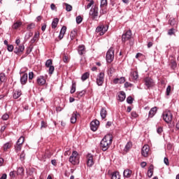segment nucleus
<instances>
[{"label":"nucleus","mask_w":179,"mask_h":179,"mask_svg":"<svg viewBox=\"0 0 179 179\" xmlns=\"http://www.w3.org/2000/svg\"><path fill=\"white\" fill-rule=\"evenodd\" d=\"M55 70V68H54V66H49V73H50V75H52V73H54Z\"/></svg>","instance_id":"nucleus-43"},{"label":"nucleus","mask_w":179,"mask_h":179,"mask_svg":"<svg viewBox=\"0 0 179 179\" xmlns=\"http://www.w3.org/2000/svg\"><path fill=\"white\" fill-rule=\"evenodd\" d=\"M78 115H80L78 112H73V115L71 117V124H75L76 122V120L78 118Z\"/></svg>","instance_id":"nucleus-18"},{"label":"nucleus","mask_w":179,"mask_h":179,"mask_svg":"<svg viewBox=\"0 0 179 179\" xmlns=\"http://www.w3.org/2000/svg\"><path fill=\"white\" fill-rule=\"evenodd\" d=\"M77 34H78V32L76 31V29L71 31V32L70 34L71 40H73V38H75V37H76Z\"/></svg>","instance_id":"nucleus-31"},{"label":"nucleus","mask_w":179,"mask_h":179,"mask_svg":"<svg viewBox=\"0 0 179 179\" xmlns=\"http://www.w3.org/2000/svg\"><path fill=\"white\" fill-rule=\"evenodd\" d=\"M126 97H127V96L125 95V92L124 91H122L118 94L117 100H119V101H124V100H125Z\"/></svg>","instance_id":"nucleus-19"},{"label":"nucleus","mask_w":179,"mask_h":179,"mask_svg":"<svg viewBox=\"0 0 179 179\" xmlns=\"http://www.w3.org/2000/svg\"><path fill=\"white\" fill-rule=\"evenodd\" d=\"M170 92H171V86L169 85L166 88V96H170Z\"/></svg>","instance_id":"nucleus-49"},{"label":"nucleus","mask_w":179,"mask_h":179,"mask_svg":"<svg viewBox=\"0 0 179 179\" xmlns=\"http://www.w3.org/2000/svg\"><path fill=\"white\" fill-rule=\"evenodd\" d=\"M157 134H162V132H163V128L159 127V128L157 129Z\"/></svg>","instance_id":"nucleus-61"},{"label":"nucleus","mask_w":179,"mask_h":179,"mask_svg":"<svg viewBox=\"0 0 179 179\" xmlns=\"http://www.w3.org/2000/svg\"><path fill=\"white\" fill-rule=\"evenodd\" d=\"M85 93H86V91L83 90V91L78 92V95H79L80 97H82V96H83V95L85 94Z\"/></svg>","instance_id":"nucleus-62"},{"label":"nucleus","mask_w":179,"mask_h":179,"mask_svg":"<svg viewBox=\"0 0 179 179\" xmlns=\"http://www.w3.org/2000/svg\"><path fill=\"white\" fill-rule=\"evenodd\" d=\"M9 176L12 179H14L16 177V175L15 174V171H10L9 173Z\"/></svg>","instance_id":"nucleus-54"},{"label":"nucleus","mask_w":179,"mask_h":179,"mask_svg":"<svg viewBox=\"0 0 179 179\" xmlns=\"http://www.w3.org/2000/svg\"><path fill=\"white\" fill-rule=\"evenodd\" d=\"M65 6H66V10L67 12H71V10H72V6L65 3H64Z\"/></svg>","instance_id":"nucleus-39"},{"label":"nucleus","mask_w":179,"mask_h":179,"mask_svg":"<svg viewBox=\"0 0 179 179\" xmlns=\"http://www.w3.org/2000/svg\"><path fill=\"white\" fill-rule=\"evenodd\" d=\"M131 78L134 80H136L139 76L138 75V72L136 71H134L131 73Z\"/></svg>","instance_id":"nucleus-28"},{"label":"nucleus","mask_w":179,"mask_h":179,"mask_svg":"<svg viewBox=\"0 0 179 179\" xmlns=\"http://www.w3.org/2000/svg\"><path fill=\"white\" fill-rule=\"evenodd\" d=\"M125 83V78L121 77L119 78V83Z\"/></svg>","instance_id":"nucleus-57"},{"label":"nucleus","mask_w":179,"mask_h":179,"mask_svg":"<svg viewBox=\"0 0 179 179\" xmlns=\"http://www.w3.org/2000/svg\"><path fill=\"white\" fill-rule=\"evenodd\" d=\"M132 37V32L131 30H128L122 36V43H125L128 41V40H131V38Z\"/></svg>","instance_id":"nucleus-8"},{"label":"nucleus","mask_w":179,"mask_h":179,"mask_svg":"<svg viewBox=\"0 0 179 179\" xmlns=\"http://www.w3.org/2000/svg\"><path fill=\"white\" fill-rule=\"evenodd\" d=\"M156 113H157V107H154V108H151L150 110L149 111L148 117L150 118H153V117H155V115L156 114Z\"/></svg>","instance_id":"nucleus-17"},{"label":"nucleus","mask_w":179,"mask_h":179,"mask_svg":"<svg viewBox=\"0 0 179 179\" xmlns=\"http://www.w3.org/2000/svg\"><path fill=\"white\" fill-rule=\"evenodd\" d=\"M96 83L98 86H103V83H104V73L101 72L97 75Z\"/></svg>","instance_id":"nucleus-6"},{"label":"nucleus","mask_w":179,"mask_h":179,"mask_svg":"<svg viewBox=\"0 0 179 179\" xmlns=\"http://www.w3.org/2000/svg\"><path fill=\"white\" fill-rule=\"evenodd\" d=\"M173 34H176V29L174 28H171L168 31L169 36H173Z\"/></svg>","instance_id":"nucleus-36"},{"label":"nucleus","mask_w":179,"mask_h":179,"mask_svg":"<svg viewBox=\"0 0 179 179\" xmlns=\"http://www.w3.org/2000/svg\"><path fill=\"white\" fill-rule=\"evenodd\" d=\"M1 120H3V121H8V120H9V115L7 113L3 114L1 117Z\"/></svg>","instance_id":"nucleus-40"},{"label":"nucleus","mask_w":179,"mask_h":179,"mask_svg":"<svg viewBox=\"0 0 179 179\" xmlns=\"http://www.w3.org/2000/svg\"><path fill=\"white\" fill-rule=\"evenodd\" d=\"M50 8L52 9V10H55V9H57V6H55V4L52 3L50 5Z\"/></svg>","instance_id":"nucleus-63"},{"label":"nucleus","mask_w":179,"mask_h":179,"mask_svg":"<svg viewBox=\"0 0 179 179\" xmlns=\"http://www.w3.org/2000/svg\"><path fill=\"white\" fill-rule=\"evenodd\" d=\"M127 102L128 104H132V103H134V99H132V96H128L127 98Z\"/></svg>","instance_id":"nucleus-42"},{"label":"nucleus","mask_w":179,"mask_h":179,"mask_svg":"<svg viewBox=\"0 0 179 179\" xmlns=\"http://www.w3.org/2000/svg\"><path fill=\"white\" fill-rule=\"evenodd\" d=\"M108 30V25H99V27H96V32L99 33L100 36H103Z\"/></svg>","instance_id":"nucleus-5"},{"label":"nucleus","mask_w":179,"mask_h":179,"mask_svg":"<svg viewBox=\"0 0 179 179\" xmlns=\"http://www.w3.org/2000/svg\"><path fill=\"white\" fill-rule=\"evenodd\" d=\"M94 1H90V3L85 7V10L90 9V8H92V6L94 5Z\"/></svg>","instance_id":"nucleus-41"},{"label":"nucleus","mask_w":179,"mask_h":179,"mask_svg":"<svg viewBox=\"0 0 179 179\" xmlns=\"http://www.w3.org/2000/svg\"><path fill=\"white\" fill-rule=\"evenodd\" d=\"M43 128H47V123L45 122L42 121L41 125V129H43Z\"/></svg>","instance_id":"nucleus-52"},{"label":"nucleus","mask_w":179,"mask_h":179,"mask_svg":"<svg viewBox=\"0 0 179 179\" xmlns=\"http://www.w3.org/2000/svg\"><path fill=\"white\" fill-rule=\"evenodd\" d=\"M27 73H23L20 77V83L21 85H26L27 83Z\"/></svg>","instance_id":"nucleus-15"},{"label":"nucleus","mask_w":179,"mask_h":179,"mask_svg":"<svg viewBox=\"0 0 179 179\" xmlns=\"http://www.w3.org/2000/svg\"><path fill=\"white\" fill-rule=\"evenodd\" d=\"M169 24H171V26H174V24H176V19H174V18L170 19Z\"/></svg>","instance_id":"nucleus-51"},{"label":"nucleus","mask_w":179,"mask_h":179,"mask_svg":"<svg viewBox=\"0 0 179 179\" xmlns=\"http://www.w3.org/2000/svg\"><path fill=\"white\" fill-rule=\"evenodd\" d=\"M145 82V85L146 86L147 89H150L152 87H153V86H155V81L153 80V79L148 77L145 78L144 80Z\"/></svg>","instance_id":"nucleus-9"},{"label":"nucleus","mask_w":179,"mask_h":179,"mask_svg":"<svg viewBox=\"0 0 179 179\" xmlns=\"http://www.w3.org/2000/svg\"><path fill=\"white\" fill-rule=\"evenodd\" d=\"M152 176H153V171H152V169H148V176L149 177V178L152 177Z\"/></svg>","instance_id":"nucleus-50"},{"label":"nucleus","mask_w":179,"mask_h":179,"mask_svg":"<svg viewBox=\"0 0 179 179\" xmlns=\"http://www.w3.org/2000/svg\"><path fill=\"white\" fill-rule=\"evenodd\" d=\"M5 80H6V76H5V73H0V83H3Z\"/></svg>","instance_id":"nucleus-32"},{"label":"nucleus","mask_w":179,"mask_h":179,"mask_svg":"<svg viewBox=\"0 0 179 179\" xmlns=\"http://www.w3.org/2000/svg\"><path fill=\"white\" fill-rule=\"evenodd\" d=\"M94 164V160L93 159V155L88 154L87 155V166L88 167H92Z\"/></svg>","instance_id":"nucleus-10"},{"label":"nucleus","mask_w":179,"mask_h":179,"mask_svg":"<svg viewBox=\"0 0 179 179\" xmlns=\"http://www.w3.org/2000/svg\"><path fill=\"white\" fill-rule=\"evenodd\" d=\"M131 117H133L134 118H137L138 113H136V112L135 111L131 112Z\"/></svg>","instance_id":"nucleus-59"},{"label":"nucleus","mask_w":179,"mask_h":179,"mask_svg":"<svg viewBox=\"0 0 179 179\" xmlns=\"http://www.w3.org/2000/svg\"><path fill=\"white\" fill-rule=\"evenodd\" d=\"M23 51H24V45H20L18 46V48L16 50H15L14 52H15V54H17V52H23Z\"/></svg>","instance_id":"nucleus-23"},{"label":"nucleus","mask_w":179,"mask_h":179,"mask_svg":"<svg viewBox=\"0 0 179 179\" xmlns=\"http://www.w3.org/2000/svg\"><path fill=\"white\" fill-rule=\"evenodd\" d=\"M131 176H132V171L127 169L123 172V177L124 178H131Z\"/></svg>","instance_id":"nucleus-16"},{"label":"nucleus","mask_w":179,"mask_h":179,"mask_svg":"<svg viewBox=\"0 0 179 179\" xmlns=\"http://www.w3.org/2000/svg\"><path fill=\"white\" fill-rule=\"evenodd\" d=\"M24 142V137L23 136L20 137L17 141L16 142V144L15 145V150L17 153H18V152H20V150H22V146H23Z\"/></svg>","instance_id":"nucleus-3"},{"label":"nucleus","mask_w":179,"mask_h":179,"mask_svg":"<svg viewBox=\"0 0 179 179\" xmlns=\"http://www.w3.org/2000/svg\"><path fill=\"white\" fill-rule=\"evenodd\" d=\"M24 157H26V154H24V151H22L20 155V160L23 161L24 159Z\"/></svg>","instance_id":"nucleus-47"},{"label":"nucleus","mask_w":179,"mask_h":179,"mask_svg":"<svg viewBox=\"0 0 179 179\" xmlns=\"http://www.w3.org/2000/svg\"><path fill=\"white\" fill-rule=\"evenodd\" d=\"M45 66L47 68H50V66H52V60L49 59L45 62Z\"/></svg>","instance_id":"nucleus-34"},{"label":"nucleus","mask_w":179,"mask_h":179,"mask_svg":"<svg viewBox=\"0 0 179 179\" xmlns=\"http://www.w3.org/2000/svg\"><path fill=\"white\" fill-rule=\"evenodd\" d=\"M105 6H107V0H101L100 7L103 8H105Z\"/></svg>","instance_id":"nucleus-37"},{"label":"nucleus","mask_w":179,"mask_h":179,"mask_svg":"<svg viewBox=\"0 0 179 179\" xmlns=\"http://www.w3.org/2000/svg\"><path fill=\"white\" fill-rule=\"evenodd\" d=\"M149 145H145L141 150L142 156L144 157H148V156H149Z\"/></svg>","instance_id":"nucleus-12"},{"label":"nucleus","mask_w":179,"mask_h":179,"mask_svg":"<svg viewBox=\"0 0 179 179\" xmlns=\"http://www.w3.org/2000/svg\"><path fill=\"white\" fill-rule=\"evenodd\" d=\"M111 179H121V176L120 175V172L115 171L112 174Z\"/></svg>","instance_id":"nucleus-24"},{"label":"nucleus","mask_w":179,"mask_h":179,"mask_svg":"<svg viewBox=\"0 0 179 179\" xmlns=\"http://www.w3.org/2000/svg\"><path fill=\"white\" fill-rule=\"evenodd\" d=\"M7 50L9 52H12L13 51V46L12 45H8Z\"/></svg>","instance_id":"nucleus-53"},{"label":"nucleus","mask_w":179,"mask_h":179,"mask_svg":"<svg viewBox=\"0 0 179 179\" xmlns=\"http://www.w3.org/2000/svg\"><path fill=\"white\" fill-rule=\"evenodd\" d=\"M112 61H114V50L110 48L106 52V62L111 64Z\"/></svg>","instance_id":"nucleus-4"},{"label":"nucleus","mask_w":179,"mask_h":179,"mask_svg":"<svg viewBox=\"0 0 179 179\" xmlns=\"http://www.w3.org/2000/svg\"><path fill=\"white\" fill-rule=\"evenodd\" d=\"M78 158H75L72 156H70L69 157V162L70 163H71L72 164L75 165L76 164V160H77Z\"/></svg>","instance_id":"nucleus-33"},{"label":"nucleus","mask_w":179,"mask_h":179,"mask_svg":"<svg viewBox=\"0 0 179 179\" xmlns=\"http://www.w3.org/2000/svg\"><path fill=\"white\" fill-rule=\"evenodd\" d=\"M100 114H101V117L102 120H104V118H106V117H107V110H106L105 108H101Z\"/></svg>","instance_id":"nucleus-21"},{"label":"nucleus","mask_w":179,"mask_h":179,"mask_svg":"<svg viewBox=\"0 0 179 179\" xmlns=\"http://www.w3.org/2000/svg\"><path fill=\"white\" fill-rule=\"evenodd\" d=\"M89 76H90V73H89V72H85L81 76V80H83V82H85V80L89 79Z\"/></svg>","instance_id":"nucleus-27"},{"label":"nucleus","mask_w":179,"mask_h":179,"mask_svg":"<svg viewBox=\"0 0 179 179\" xmlns=\"http://www.w3.org/2000/svg\"><path fill=\"white\" fill-rule=\"evenodd\" d=\"M69 59V57H68V56L64 55L63 57V61L64 62H65V64H68V60Z\"/></svg>","instance_id":"nucleus-56"},{"label":"nucleus","mask_w":179,"mask_h":179,"mask_svg":"<svg viewBox=\"0 0 179 179\" xmlns=\"http://www.w3.org/2000/svg\"><path fill=\"white\" fill-rule=\"evenodd\" d=\"M34 78V73H33V71H31L29 73V82H31L30 80H33V78Z\"/></svg>","instance_id":"nucleus-44"},{"label":"nucleus","mask_w":179,"mask_h":179,"mask_svg":"<svg viewBox=\"0 0 179 179\" xmlns=\"http://www.w3.org/2000/svg\"><path fill=\"white\" fill-rule=\"evenodd\" d=\"M39 37H40V33L35 32L33 38H31L30 41L31 44H34V42L37 41V40H38Z\"/></svg>","instance_id":"nucleus-20"},{"label":"nucleus","mask_w":179,"mask_h":179,"mask_svg":"<svg viewBox=\"0 0 179 179\" xmlns=\"http://www.w3.org/2000/svg\"><path fill=\"white\" fill-rule=\"evenodd\" d=\"M24 174V169L23 167H19L17 170V176H23Z\"/></svg>","instance_id":"nucleus-29"},{"label":"nucleus","mask_w":179,"mask_h":179,"mask_svg":"<svg viewBox=\"0 0 179 179\" xmlns=\"http://www.w3.org/2000/svg\"><path fill=\"white\" fill-rule=\"evenodd\" d=\"M36 27V24L31 23L27 26V30H31V29H34Z\"/></svg>","instance_id":"nucleus-48"},{"label":"nucleus","mask_w":179,"mask_h":179,"mask_svg":"<svg viewBox=\"0 0 179 179\" xmlns=\"http://www.w3.org/2000/svg\"><path fill=\"white\" fill-rule=\"evenodd\" d=\"M71 156L74 159H78V152L73 151Z\"/></svg>","instance_id":"nucleus-55"},{"label":"nucleus","mask_w":179,"mask_h":179,"mask_svg":"<svg viewBox=\"0 0 179 179\" xmlns=\"http://www.w3.org/2000/svg\"><path fill=\"white\" fill-rule=\"evenodd\" d=\"M90 16H92L93 20H96L97 16H99V8H92L90 10Z\"/></svg>","instance_id":"nucleus-7"},{"label":"nucleus","mask_w":179,"mask_h":179,"mask_svg":"<svg viewBox=\"0 0 179 179\" xmlns=\"http://www.w3.org/2000/svg\"><path fill=\"white\" fill-rule=\"evenodd\" d=\"M6 177H7L6 174V173H3V174L1 176V177L0 178V179H6Z\"/></svg>","instance_id":"nucleus-64"},{"label":"nucleus","mask_w":179,"mask_h":179,"mask_svg":"<svg viewBox=\"0 0 179 179\" xmlns=\"http://www.w3.org/2000/svg\"><path fill=\"white\" fill-rule=\"evenodd\" d=\"M113 143V136L107 134L101 140L100 143L101 148L103 152H106L110 148V145Z\"/></svg>","instance_id":"nucleus-1"},{"label":"nucleus","mask_w":179,"mask_h":179,"mask_svg":"<svg viewBox=\"0 0 179 179\" xmlns=\"http://www.w3.org/2000/svg\"><path fill=\"white\" fill-rule=\"evenodd\" d=\"M100 124V122L97 120H93L90 123V129L91 131H97V128H99V125Z\"/></svg>","instance_id":"nucleus-11"},{"label":"nucleus","mask_w":179,"mask_h":179,"mask_svg":"<svg viewBox=\"0 0 179 179\" xmlns=\"http://www.w3.org/2000/svg\"><path fill=\"white\" fill-rule=\"evenodd\" d=\"M162 117L166 124H170L173 121V114L170 110H165L162 114Z\"/></svg>","instance_id":"nucleus-2"},{"label":"nucleus","mask_w":179,"mask_h":179,"mask_svg":"<svg viewBox=\"0 0 179 179\" xmlns=\"http://www.w3.org/2000/svg\"><path fill=\"white\" fill-rule=\"evenodd\" d=\"M36 82L39 86H43V85H45V79L43 76L38 77Z\"/></svg>","instance_id":"nucleus-14"},{"label":"nucleus","mask_w":179,"mask_h":179,"mask_svg":"<svg viewBox=\"0 0 179 179\" xmlns=\"http://www.w3.org/2000/svg\"><path fill=\"white\" fill-rule=\"evenodd\" d=\"M171 68H172V69H174V68H176L177 67V63L176 62H171Z\"/></svg>","instance_id":"nucleus-58"},{"label":"nucleus","mask_w":179,"mask_h":179,"mask_svg":"<svg viewBox=\"0 0 179 179\" xmlns=\"http://www.w3.org/2000/svg\"><path fill=\"white\" fill-rule=\"evenodd\" d=\"M65 33H66V27L63 26L60 30V34L64 35Z\"/></svg>","instance_id":"nucleus-45"},{"label":"nucleus","mask_w":179,"mask_h":179,"mask_svg":"<svg viewBox=\"0 0 179 179\" xmlns=\"http://www.w3.org/2000/svg\"><path fill=\"white\" fill-rule=\"evenodd\" d=\"M75 92H76V83L73 82L70 92L71 93V94H73Z\"/></svg>","instance_id":"nucleus-30"},{"label":"nucleus","mask_w":179,"mask_h":179,"mask_svg":"<svg viewBox=\"0 0 179 179\" xmlns=\"http://www.w3.org/2000/svg\"><path fill=\"white\" fill-rule=\"evenodd\" d=\"M164 163L166 166H169V158L165 157V158L164 159Z\"/></svg>","instance_id":"nucleus-60"},{"label":"nucleus","mask_w":179,"mask_h":179,"mask_svg":"<svg viewBox=\"0 0 179 179\" xmlns=\"http://www.w3.org/2000/svg\"><path fill=\"white\" fill-rule=\"evenodd\" d=\"M78 52L79 55H83V54L86 53V48H85L84 45H80L78 47Z\"/></svg>","instance_id":"nucleus-13"},{"label":"nucleus","mask_w":179,"mask_h":179,"mask_svg":"<svg viewBox=\"0 0 179 179\" xmlns=\"http://www.w3.org/2000/svg\"><path fill=\"white\" fill-rule=\"evenodd\" d=\"M22 24V22L17 21L13 24L12 28L14 29L15 30H17V29H19V27H20Z\"/></svg>","instance_id":"nucleus-22"},{"label":"nucleus","mask_w":179,"mask_h":179,"mask_svg":"<svg viewBox=\"0 0 179 179\" xmlns=\"http://www.w3.org/2000/svg\"><path fill=\"white\" fill-rule=\"evenodd\" d=\"M20 96H22V91L17 90L13 94V99H19Z\"/></svg>","instance_id":"nucleus-26"},{"label":"nucleus","mask_w":179,"mask_h":179,"mask_svg":"<svg viewBox=\"0 0 179 179\" xmlns=\"http://www.w3.org/2000/svg\"><path fill=\"white\" fill-rule=\"evenodd\" d=\"M10 148V144L9 143H6V144L3 145V150H8Z\"/></svg>","instance_id":"nucleus-46"},{"label":"nucleus","mask_w":179,"mask_h":179,"mask_svg":"<svg viewBox=\"0 0 179 179\" xmlns=\"http://www.w3.org/2000/svg\"><path fill=\"white\" fill-rule=\"evenodd\" d=\"M83 18L82 17V16L78 15L76 17V23L77 24H80V22H83Z\"/></svg>","instance_id":"nucleus-38"},{"label":"nucleus","mask_w":179,"mask_h":179,"mask_svg":"<svg viewBox=\"0 0 179 179\" xmlns=\"http://www.w3.org/2000/svg\"><path fill=\"white\" fill-rule=\"evenodd\" d=\"M131 148H132V143H127L124 148L125 152H128Z\"/></svg>","instance_id":"nucleus-35"},{"label":"nucleus","mask_w":179,"mask_h":179,"mask_svg":"<svg viewBox=\"0 0 179 179\" xmlns=\"http://www.w3.org/2000/svg\"><path fill=\"white\" fill-rule=\"evenodd\" d=\"M58 22H59L58 18L53 19L52 22V29H56L57 26H58Z\"/></svg>","instance_id":"nucleus-25"}]
</instances>
